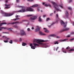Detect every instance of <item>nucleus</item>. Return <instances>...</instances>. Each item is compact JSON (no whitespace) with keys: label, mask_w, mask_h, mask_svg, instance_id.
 <instances>
[{"label":"nucleus","mask_w":74,"mask_h":74,"mask_svg":"<svg viewBox=\"0 0 74 74\" xmlns=\"http://www.w3.org/2000/svg\"><path fill=\"white\" fill-rule=\"evenodd\" d=\"M51 3L52 4L54 8L57 10V11H60V9L57 8V7H60L61 8H63V4H61V5H58L57 3H56L55 2H51Z\"/></svg>","instance_id":"obj_1"},{"label":"nucleus","mask_w":74,"mask_h":74,"mask_svg":"<svg viewBox=\"0 0 74 74\" xmlns=\"http://www.w3.org/2000/svg\"><path fill=\"white\" fill-rule=\"evenodd\" d=\"M35 41H36V42L39 44L42 45H45V44L41 42H45V40H40V39H37L35 40Z\"/></svg>","instance_id":"obj_2"},{"label":"nucleus","mask_w":74,"mask_h":74,"mask_svg":"<svg viewBox=\"0 0 74 74\" xmlns=\"http://www.w3.org/2000/svg\"><path fill=\"white\" fill-rule=\"evenodd\" d=\"M26 11H28L29 12H32L33 11H34V10H33V9L29 7L27 8L26 9Z\"/></svg>","instance_id":"obj_3"},{"label":"nucleus","mask_w":74,"mask_h":74,"mask_svg":"<svg viewBox=\"0 0 74 74\" xmlns=\"http://www.w3.org/2000/svg\"><path fill=\"white\" fill-rule=\"evenodd\" d=\"M3 16H11V15H12V14H8L6 13L3 12L2 13Z\"/></svg>","instance_id":"obj_4"},{"label":"nucleus","mask_w":74,"mask_h":74,"mask_svg":"<svg viewBox=\"0 0 74 74\" xmlns=\"http://www.w3.org/2000/svg\"><path fill=\"white\" fill-rule=\"evenodd\" d=\"M22 10H20L19 11H18V12H26V10H25V8L23 6L21 7Z\"/></svg>","instance_id":"obj_5"},{"label":"nucleus","mask_w":74,"mask_h":74,"mask_svg":"<svg viewBox=\"0 0 74 74\" xmlns=\"http://www.w3.org/2000/svg\"><path fill=\"white\" fill-rule=\"evenodd\" d=\"M33 45H34V46H32L31 47V48L32 49H35V48H37V47H36V46H39V45L38 44H37L36 43H33Z\"/></svg>","instance_id":"obj_6"},{"label":"nucleus","mask_w":74,"mask_h":74,"mask_svg":"<svg viewBox=\"0 0 74 74\" xmlns=\"http://www.w3.org/2000/svg\"><path fill=\"white\" fill-rule=\"evenodd\" d=\"M69 30V28H66L65 29H62V30L60 31V33H62L63 32H65L66 31H67Z\"/></svg>","instance_id":"obj_7"},{"label":"nucleus","mask_w":74,"mask_h":74,"mask_svg":"<svg viewBox=\"0 0 74 74\" xmlns=\"http://www.w3.org/2000/svg\"><path fill=\"white\" fill-rule=\"evenodd\" d=\"M20 35L21 36H25L26 35V33H25V32H24L23 30H21L20 31Z\"/></svg>","instance_id":"obj_8"},{"label":"nucleus","mask_w":74,"mask_h":74,"mask_svg":"<svg viewBox=\"0 0 74 74\" xmlns=\"http://www.w3.org/2000/svg\"><path fill=\"white\" fill-rule=\"evenodd\" d=\"M61 25H64V28H66V24H65V23H64V22L63 21H62L61 22Z\"/></svg>","instance_id":"obj_9"},{"label":"nucleus","mask_w":74,"mask_h":74,"mask_svg":"<svg viewBox=\"0 0 74 74\" xmlns=\"http://www.w3.org/2000/svg\"><path fill=\"white\" fill-rule=\"evenodd\" d=\"M5 8L6 9H8V8H10V5H7V4H5Z\"/></svg>","instance_id":"obj_10"},{"label":"nucleus","mask_w":74,"mask_h":74,"mask_svg":"<svg viewBox=\"0 0 74 74\" xmlns=\"http://www.w3.org/2000/svg\"><path fill=\"white\" fill-rule=\"evenodd\" d=\"M44 29L45 30H44V32H45V33H49V30H47V29L45 28H44Z\"/></svg>","instance_id":"obj_11"},{"label":"nucleus","mask_w":74,"mask_h":74,"mask_svg":"<svg viewBox=\"0 0 74 74\" xmlns=\"http://www.w3.org/2000/svg\"><path fill=\"white\" fill-rule=\"evenodd\" d=\"M37 17L36 16H34L33 17H31L30 18V19H32V20H34V19H37Z\"/></svg>","instance_id":"obj_12"},{"label":"nucleus","mask_w":74,"mask_h":74,"mask_svg":"<svg viewBox=\"0 0 74 74\" xmlns=\"http://www.w3.org/2000/svg\"><path fill=\"white\" fill-rule=\"evenodd\" d=\"M6 29H7V27H0V31L3 30V29H5L6 30Z\"/></svg>","instance_id":"obj_13"},{"label":"nucleus","mask_w":74,"mask_h":74,"mask_svg":"<svg viewBox=\"0 0 74 74\" xmlns=\"http://www.w3.org/2000/svg\"><path fill=\"white\" fill-rule=\"evenodd\" d=\"M39 34H40V35H41V36H45L46 35V34H43V33H42L41 31H39Z\"/></svg>","instance_id":"obj_14"},{"label":"nucleus","mask_w":74,"mask_h":74,"mask_svg":"<svg viewBox=\"0 0 74 74\" xmlns=\"http://www.w3.org/2000/svg\"><path fill=\"white\" fill-rule=\"evenodd\" d=\"M56 35L55 34H51L50 35L48 36L49 37H56Z\"/></svg>","instance_id":"obj_15"},{"label":"nucleus","mask_w":74,"mask_h":74,"mask_svg":"<svg viewBox=\"0 0 74 74\" xmlns=\"http://www.w3.org/2000/svg\"><path fill=\"white\" fill-rule=\"evenodd\" d=\"M65 15L66 17H68V16H69V12H67V11H66V12Z\"/></svg>","instance_id":"obj_16"},{"label":"nucleus","mask_w":74,"mask_h":74,"mask_svg":"<svg viewBox=\"0 0 74 74\" xmlns=\"http://www.w3.org/2000/svg\"><path fill=\"white\" fill-rule=\"evenodd\" d=\"M38 21L40 22H42V19L41 18V16H40L39 17Z\"/></svg>","instance_id":"obj_17"},{"label":"nucleus","mask_w":74,"mask_h":74,"mask_svg":"<svg viewBox=\"0 0 74 74\" xmlns=\"http://www.w3.org/2000/svg\"><path fill=\"white\" fill-rule=\"evenodd\" d=\"M40 30V27H38V28H37L35 29V32H39V31Z\"/></svg>","instance_id":"obj_18"},{"label":"nucleus","mask_w":74,"mask_h":74,"mask_svg":"<svg viewBox=\"0 0 74 74\" xmlns=\"http://www.w3.org/2000/svg\"><path fill=\"white\" fill-rule=\"evenodd\" d=\"M37 6H38V5L37 4H36V5H34L33 6H32L31 7H37Z\"/></svg>","instance_id":"obj_19"},{"label":"nucleus","mask_w":74,"mask_h":74,"mask_svg":"<svg viewBox=\"0 0 74 74\" xmlns=\"http://www.w3.org/2000/svg\"><path fill=\"white\" fill-rule=\"evenodd\" d=\"M6 29L7 30H10V31H12V28H10L8 29H7V28H6Z\"/></svg>","instance_id":"obj_20"},{"label":"nucleus","mask_w":74,"mask_h":74,"mask_svg":"<svg viewBox=\"0 0 74 74\" xmlns=\"http://www.w3.org/2000/svg\"><path fill=\"white\" fill-rule=\"evenodd\" d=\"M4 24H7L6 23H2L0 24V26H1L2 25H4Z\"/></svg>","instance_id":"obj_21"},{"label":"nucleus","mask_w":74,"mask_h":74,"mask_svg":"<svg viewBox=\"0 0 74 74\" xmlns=\"http://www.w3.org/2000/svg\"><path fill=\"white\" fill-rule=\"evenodd\" d=\"M54 44H59V42H58V41H56L54 42Z\"/></svg>","instance_id":"obj_22"},{"label":"nucleus","mask_w":74,"mask_h":74,"mask_svg":"<svg viewBox=\"0 0 74 74\" xmlns=\"http://www.w3.org/2000/svg\"><path fill=\"white\" fill-rule=\"evenodd\" d=\"M27 45V44L23 42L22 44V45L23 46H25V45Z\"/></svg>","instance_id":"obj_23"},{"label":"nucleus","mask_w":74,"mask_h":74,"mask_svg":"<svg viewBox=\"0 0 74 74\" xmlns=\"http://www.w3.org/2000/svg\"><path fill=\"white\" fill-rule=\"evenodd\" d=\"M15 22H13L11 23H9L8 24V25H10V24H12V25H14V24H15Z\"/></svg>","instance_id":"obj_24"},{"label":"nucleus","mask_w":74,"mask_h":74,"mask_svg":"<svg viewBox=\"0 0 74 74\" xmlns=\"http://www.w3.org/2000/svg\"><path fill=\"white\" fill-rule=\"evenodd\" d=\"M64 48H62V52H63L64 53H66V51H64Z\"/></svg>","instance_id":"obj_25"},{"label":"nucleus","mask_w":74,"mask_h":74,"mask_svg":"<svg viewBox=\"0 0 74 74\" xmlns=\"http://www.w3.org/2000/svg\"><path fill=\"white\" fill-rule=\"evenodd\" d=\"M33 16V15L32 14L27 15V17H30L31 16Z\"/></svg>","instance_id":"obj_26"},{"label":"nucleus","mask_w":74,"mask_h":74,"mask_svg":"<svg viewBox=\"0 0 74 74\" xmlns=\"http://www.w3.org/2000/svg\"><path fill=\"white\" fill-rule=\"evenodd\" d=\"M13 27L15 28H16L17 29H18V27L16 25H14L13 26Z\"/></svg>","instance_id":"obj_27"},{"label":"nucleus","mask_w":74,"mask_h":74,"mask_svg":"<svg viewBox=\"0 0 74 74\" xmlns=\"http://www.w3.org/2000/svg\"><path fill=\"white\" fill-rule=\"evenodd\" d=\"M68 9L69 10H72V8L71 7L68 8Z\"/></svg>","instance_id":"obj_28"},{"label":"nucleus","mask_w":74,"mask_h":74,"mask_svg":"<svg viewBox=\"0 0 74 74\" xmlns=\"http://www.w3.org/2000/svg\"><path fill=\"white\" fill-rule=\"evenodd\" d=\"M67 40H68V39H64V40H62L61 41H67Z\"/></svg>","instance_id":"obj_29"},{"label":"nucleus","mask_w":74,"mask_h":74,"mask_svg":"<svg viewBox=\"0 0 74 74\" xmlns=\"http://www.w3.org/2000/svg\"><path fill=\"white\" fill-rule=\"evenodd\" d=\"M74 51V49H71L69 50L68 51L69 52H71V51Z\"/></svg>","instance_id":"obj_30"},{"label":"nucleus","mask_w":74,"mask_h":74,"mask_svg":"<svg viewBox=\"0 0 74 74\" xmlns=\"http://www.w3.org/2000/svg\"><path fill=\"white\" fill-rule=\"evenodd\" d=\"M22 22H26V21H28V20H23L22 21Z\"/></svg>","instance_id":"obj_31"},{"label":"nucleus","mask_w":74,"mask_h":74,"mask_svg":"<svg viewBox=\"0 0 74 74\" xmlns=\"http://www.w3.org/2000/svg\"><path fill=\"white\" fill-rule=\"evenodd\" d=\"M44 6H45L46 7H48V4H45Z\"/></svg>","instance_id":"obj_32"},{"label":"nucleus","mask_w":74,"mask_h":74,"mask_svg":"<svg viewBox=\"0 0 74 74\" xmlns=\"http://www.w3.org/2000/svg\"><path fill=\"white\" fill-rule=\"evenodd\" d=\"M70 49V47L69 46H68L66 48V49Z\"/></svg>","instance_id":"obj_33"},{"label":"nucleus","mask_w":74,"mask_h":74,"mask_svg":"<svg viewBox=\"0 0 74 74\" xmlns=\"http://www.w3.org/2000/svg\"><path fill=\"white\" fill-rule=\"evenodd\" d=\"M9 42L10 43V44H12V40H10V41Z\"/></svg>","instance_id":"obj_34"},{"label":"nucleus","mask_w":74,"mask_h":74,"mask_svg":"<svg viewBox=\"0 0 74 74\" xmlns=\"http://www.w3.org/2000/svg\"><path fill=\"white\" fill-rule=\"evenodd\" d=\"M74 40V38H73L71 39H70V41H73V40Z\"/></svg>","instance_id":"obj_35"},{"label":"nucleus","mask_w":74,"mask_h":74,"mask_svg":"<svg viewBox=\"0 0 74 74\" xmlns=\"http://www.w3.org/2000/svg\"><path fill=\"white\" fill-rule=\"evenodd\" d=\"M49 20H50V18H47V19L46 20L47 21H48Z\"/></svg>","instance_id":"obj_36"},{"label":"nucleus","mask_w":74,"mask_h":74,"mask_svg":"<svg viewBox=\"0 0 74 74\" xmlns=\"http://www.w3.org/2000/svg\"><path fill=\"white\" fill-rule=\"evenodd\" d=\"M72 1H73L72 0H69V3H71V2H72Z\"/></svg>","instance_id":"obj_37"},{"label":"nucleus","mask_w":74,"mask_h":74,"mask_svg":"<svg viewBox=\"0 0 74 74\" xmlns=\"http://www.w3.org/2000/svg\"><path fill=\"white\" fill-rule=\"evenodd\" d=\"M32 45H33V44L31 43L30 44V46L31 47H32V46H33Z\"/></svg>","instance_id":"obj_38"},{"label":"nucleus","mask_w":74,"mask_h":74,"mask_svg":"<svg viewBox=\"0 0 74 74\" xmlns=\"http://www.w3.org/2000/svg\"><path fill=\"white\" fill-rule=\"evenodd\" d=\"M49 6V7H51V5H49V4H48V7Z\"/></svg>","instance_id":"obj_39"},{"label":"nucleus","mask_w":74,"mask_h":74,"mask_svg":"<svg viewBox=\"0 0 74 74\" xmlns=\"http://www.w3.org/2000/svg\"><path fill=\"white\" fill-rule=\"evenodd\" d=\"M27 31H28V32H29V31H30V28H28L27 29Z\"/></svg>","instance_id":"obj_40"},{"label":"nucleus","mask_w":74,"mask_h":74,"mask_svg":"<svg viewBox=\"0 0 74 74\" xmlns=\"http://www.w3.org/2000/svg\"><path fill=\"white\" fill-rule=\"evenodd\" d=\"M45 2H43L42 3V5H45Z\"/></svg>","instance_id":"obj_41"},{"label":"nucleus","mask_w":74,"mask_h":74,"mask_svg":"<svg viewBox=\"0 0 74 74\" xmlns=\"http://www.w3.org/2000/svg\"><path fill=\"white\" fill-rule=\"evenodd\" d=\"M28 1H33V0H27Z\"/></svg>","instance_id":"obj_42"},{"label":"nucleus","mask_w":74,"mask_h":74,"mask_svg":"<svg viewBox=\"0 0 74 74\" xmlns=\"http://www.w3.org/2000/svg\"><path fill=\"white\" fill-rule=\"evenodd\" d=\"M10 39V38H7L6 40V41H8V40H9Z\"/></svg>","instance_id":"obj_43"},{"label":"nucleus","mask_w":74,"mask_h":74,"mask_svg":"<svg viewBox=\"0 0 74 74\" xmlns=\"http://www.w3.org/2000/svg\"><path fill=\"white\" fill-rule=\"evenodd\" d=\"M4 42H8V41H7V40H4Z\"/></svg>","instance_id":"obj_44"},{"label":"nucleus","mask_w":74,"mask_h":74,"mask_svg":"<svg viewBox=\"0 0 74 74\" xmlns=\"http://www.w3.org/2000/svg\"><path fill=\"white\" fill-rule=\"evenodd\" d=\"M16 3H19V0H16Z\"/></svg>","instance_id":"obj_45"},{"label":"nucleus","mask_w":74,"mask_h":74,"mask_svg":"<svg viewBox=\"0 0 74 74\" xmlns=\"http://www.w3.org/2000/svg\"><path fill=\"white\" fill-rule=\"evenodd\" d=\"M56 16L57 18H58V14H56Z\"/></svg>","instance_id":"obj_46"},{"label":"nucleus","mask_w":74,"mask_h":74,"mask_svg":"<svg viewBox=\"0 0 74 74\" xmlns=\"http://www.w3.org/2000/svg\"><path fill=\"white\" fill-rule=\"evenodd\" d=\"M16 18H18V15L16 16Z\"/></svg>","instance_id":"obj_47"},{"label":"nucleus","mask_w":74,"mask_h":74,"mask_svg":"<svg viewBox=\"0 0 74 74\" xmlns=\"http://www.w3.org/2000/svg\"><path fill=\"white\" fill-rule=\"evenodd\" d=\"M71 34H74V32H71Z\"/></svg>","instance_id":"obj_48"},{"label":"nucleus","mask_w":74,"mask_h":74,"mask_svg":"<svg viewBox=\"0 0 74 74\" xmlns=\"http://www.w3.org/2000/svg\"><path fill=\"white\" fill-rule=\"evenodd\" d=\"M19 40L20 41H22V39H21V38H20Z\"/></svg>","instance_id":"obj_49"},{"label":"nucleus","mask_w":74,"mask_h":74,"mask_svg":"<svg viewBox=\"0 0 74 74\" xmlns=\"http://www.w3.org/2000/svg\"><path fill=\"white\" fill-rule=\"evenodd\" d=\"M15 23H19V22H15Z\"/></svg>","instance_id":"obj_50"},{"label":"nucleus","mask_w":74,"mask_h":74,"mask_svg":"<svg viewBox=\"0 0 74 74\" xmlns=\"http://www.w3.org/2000/svg\"><path fill=\"white\" fill-rule=\"evenodd\" d=\"M70 37V35H68L66 36V37H67V38L68 37Z\"/></svg>","instance_id":"obj_51"},{"label":"nucleus","mask_w":74,"mask_h":74,"mask_svg":"<svg viewBox=\"0 0 74 74\" xmlns=\"http://www.w3.org/2000/svg\"><path fill=\"white\" fill-rule=\"evenodd\" d=\"M55 23H52V24H51V26H52V25H54V24Z\"/></svg>","instance_id":"obj_52"},{"label":"nucleus","mask_w":74,"mask_h":74,"mask_svg":"<svg viewBox=\"0 0 74 74\" xmlns=\"http://www.w3.org/2000/svg\"><path fill=\"white\" fill-rule=\"evenodd\" d=\"M52 14H53V13H52L50 14V16H52Z\"/></svg>","instance_id":"obj_53"},{"label":"nucleus","mask_w":74,"mask_h":74,"mask_svg":"<svg viewBox=\"0 0 74 74\" xmlns=\"http://www.w3.org/2000/svg\"><path fill=\"white\" fill-rule=\"evenodd\" d=\"M43 17H44V18H45V17L46 16L45 15H44L43 16Z\"/></svg>","instance_id":"obj_54"},{"label":"nucleus","mask_w":74,"mask_h":74,"mask_svg":"<svg viewBox=\"0 0 74 74\" xmlns=\"http://www.w3.org/2000/svg\"><path fill=\"white\" fill-rule=\"evenodd\" d=\"M17 20H19L20 18H16Z\"/></svg>","instance_id":"obj_55"},{"label":"nucleus","mask_w":74,"mask_h":74,"mask_svg":"<svg viewBox=\"0 0 74 74\" xmlns=\"http://www.w3.org/2000/svg\"><path fill=\"white\" fill-rule=\"evenodd\" d=\"M37 10L38 11H40V9H38Z\"/></svg>","instance_id":"obj_56"},{"label":"nucleus","mask_w":74,"mask_h":74,"mask_svg":"<svg viewBox=\"0 0 74 74\" xmlns=\"http://www.w3.org/2000/svg\"><path fill=\"white\" fill-rule=\"evenodd\" d=\"M72 23L73 25H74V22H73Z\"/></svg>","instance_id":"obj_57"},{"label":"nucleus","mask_w":74,"mask_h":74,"mask_svg":"<svg viewBox=\"0 0 74 74\" xmlns=\"http://www.w3.org/2000/svg\"><path fill=\"white\" fill-rule=\"evenodd\" d=\"M56 37L57 38H60V37H59V36H57Z\"/></svg>","instance_id":"obj_58"},{"label":"nucleus","mask_w":74,"mask_h":74,"mask_svg":"<svg viewBox=\"0 0 74 74\" xmlns=\"http://www.w3.org/2000/svg\"><path fill=\"white\" fill-rule=\"evenodd\" d=\"M8 1L7 0V1H5V2H6V3H8Z\"/></svg>","instance_id":"obj_59"},{"label":"nucleus","mask_w":74,"mask_h":74,"mask_svg":"<svg viewBox=\"0 0 74 74\" xmlns=\"http://www.w3.org/2000/svg\"><path fill=\"white\" fill-rule=\"evenodd\" d=\"M51 26L50 25V26H48L49 27H51Z\"/></svg>","instance_id":"obj_60"},{"label":"nucleus","mask_w":74,"mask_h":74,"mask_svg":"<svg viewBox=\"0 0 74 74\" xmlns=\"http://www.w3.org/2000/svg\"><path fill=\"white\" fill-rule=\"evenodd\" d=\"M14 21H16V20H16V18H15V19H14Z\"/></svg>","instance_id":"obj_61"},{"label":"nucleus","mask_w":74,"mask_h":74,"mask_svg":"<svg viewBox=\"0 0 74 74\" xmlns=\"http://www.w3.org/2000/svg\"><path fill=\"white\" fill-rule=\"evenodd\" d=\"M32 29H34V27H32Z\"/></svg>","instance_id":"obj_62"},{"label":"nucleus","mask_w":74,"mask_h":74,"mask_svg":"<svg viewBox=\"0 0 74 74\" xmlns=\"http://www.w3.org/2000/svg\"><path fill=\"white\" fill-rule=\"evenodd\" d=\"M54 12V14H55L56 12V11H55Z\"/></svg>","instance_id":"obj_63"},{"label":"nucleus","mask_w":74,"mask_h":74,"mask_svg":"<svg viewBox=\"0 0 74 74\" xmlns=\"http://www.w3.org/2000/svg\"><path fill=\"white\" fill-rule=\"evenodd\" d=\"M4 37H5V36H2V37L3 38Z\"/></svg>","instance_id":"obj_64"}]
</instances>
